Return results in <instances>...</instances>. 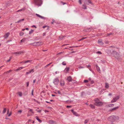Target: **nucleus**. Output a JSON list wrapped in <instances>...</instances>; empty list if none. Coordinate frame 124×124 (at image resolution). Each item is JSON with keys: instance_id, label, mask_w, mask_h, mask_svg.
Masks as SVG:
<instances>
[{"instance_id": "obj_1", "label": "nucleus", "mask_w": 124, "mask_h": 124, "mask_svg": "<svg viewBox=\"0 0 124 124\" xmlns=\"http://www.w3.org/2000/svg\"><path fill=\"white\" fill-rule=\"evenodd\" d=\"M94 101H95L94 104L97 106H101L103 104V103L100 101L99 100L98 98L95 99L94 100Z\"/></svg>"}, {"instance_id": "obj_2", "label": "nucleus", "mask_w": 124, "mask_h": 124, "mask_svg": "<svg viewBox=\"0 0 124 124\" xmlns=\"http://www.w3.org/2000/svg\"><path fill=\"white\" fill-rule=\"evenodd\" d=\"M36 4L39 6H40L42 3L41 0H33Z\"/></svg>"}, {"instance_id": "obj_3", "label": "nucleus", "mask_w": 124, "mask_h": 124, "mask_svg": "<svg viewBox=\"0 0 124 124\" xmlns=\"http://www.w3.org/2000/svg\"><path fill=\"white\" fill-rule=\"evenodd\" d=\"M53 82L54 84L55 85H57L59 83V80L58 78H56L54 80Z\"/></svg>"}, {"instance_id": "obj_4", "label": "nucleus", "mask_w": 124, "mask_h": 124, "mask_svg": "<svg viewBox=\"0 0 124 124\" xmlns=\"http://www.w3.org/2000/svg\"><path fill=\"white\" fill-rule=\"evenodd\" d=\"M113 56L116 58H118L119 57V54L116 52L114 51L113 52Z\"/></svg>"}, {"instance_id": "obj_5", "label": "nucleus", "mask_w": 124, "mask_h": 124, "mask_svg": "<svg viewBox=\"0 0 124 124\" xmlns=\"http://www.w3.org/2000/svg\"><path fill=\"white\" fill-rule=\"evenodd\" d=\"M33 113V112L32 110L31 109H30L28 111L27 116H29L31 115L32 113Z\"/></svg>"}, {"instance_id": "obj_6", "label": "nucleus", "mask_w": 124, "mask_h": 124, "mask_svg": "<svg viewBox=\"0 0 124 124\" xmlns=\"http://www.w3.org/2000/svg\"><path fill=\"white\" fill-rule=\"evenodd\" d=\"M119 98V96H118L113 98V100L111 101V102H116L117 100Z\"/></svg>"}, {"instance_id": "obj_7", "label": "nucleus", "mask_w": 124, "mask_h": 124, "mask_svg": "<svg viewBox=\"0 0 124 124\" xmlns=\"http://www.w3.org/2000/svg\"><path fill=\"white\" fill-rule=\"evenodd\" d=\"M110 118H113L114 120H117L119 119V117L117 116H112Z\"/></svg>"}, {"instance_id": "obj_8", "label": "nucleus", "mask_w": 124, "mask_h": 124, "mask_svg": "<svg viewBox=\"0 0 124 124\" xmlns=\"http://www.w3.org/2000/svg\"><path fill=\"white\" fill-rule=\"evenodd\" d=\"M60 85L61 86H63L64 85V81L63 80L61 79L60 81Z\"/></svg>"}, {"instance_id": "obj_9", "label": "nucleus", "mask_w": 124, "mask_h": 124, "mask_svg": "<svg viewBox=\"0 0 124 124\" xmlns=\"http://www.w3.org/2000/svg\"><path fill=\"white\" fill-rule=\"evenodd\" d=\"M71 111L73 113V114L75 115L76 116H79L80 115L79 114H78L76 112H74L73 110H71Z\"/></svg>"}, {"instance_id": "obj_10", "label": "nucleus", "mask_w": 124, "mask_h": 124, "mask_svg": "<svg viewBox=\"0 0 124 124\" xmlns=\"http://www.w3.org/2000/svg\"><path fill=\"white\" fill-rule=\"evenodd\" d=\"M42 43H43L42 42H39L35 43L34 44L37 46H39L42 45Z\"/></svg>"}, {"instance_id": "obj_11", "label": "nucleus", "mask_w": 124, "mask_h": 124, "mask_svg": "<svg viewBox=\"0 0 124 124\" xmlns=\"http://www.w3.org/2000/svg\"><path fill=\"white\" fill-rule=\"evenodd\" d=\"M10 33L9 32H8L4 35V37L5 38H7L8 37Z\"/></svg>"}, {"instance_id": "obj_12", "label": "nucleus", "mask_w": 124, "mask_h": 124, "mask_svg": "<svg viewBox=\"0 0 124 124\" xmlns=\"http://www.w3.org/2000/svg\"><path fill=\"white\" fill-rule=\"evenodd\" d=\"M36 15L38 17L41 18L42 19H45V18L44 17L38 14H36Z\"/></svg>"}, {"instance_id": "obj_13", "label": "nucleus", "mask_w": 124, "mask_h": 124, "mask_svg": "<svg viewBox=\"0 0 124 124\" xmlns=\"http://www.w3.org/2000/svg\"><path fill=\"white\" fill-rule=\"evenodd\" d=\"M114 104H110L107 105L106 106L107 107H110L113 106Z\"/></svg>"}, {"instance_id": "obj_14", "label": "nucleus", "mask_w": 124, "mask_h": 124, "mask_svg": "<svg viewBox=\"0 0 124 124\" xmlns=\"http://www.w3.org/2000/svg\"><path fill=\"white\" fill-rule=\"evenodd\" d=\"M49 123L50 124H56V123L55 122L52 120H50Z\"/></svg>"}, {"instance_id": "obj_15", "label": "nucleus", "mask_w": 124, "mask_h": 124, "mask_svg": "<svg viewBox=\"0 0 124 124\" xmlns=\"http://www.w3.org/2000/svg\"><path fill=\"white\" fill-rule=\"evenodd\" d=\"M86 1V0H79V2L80 4H82V2H84V3H85V1Z\"/></svg>"}, {"instance_id": "obj_16", "label": "nucleus", "mask_w": 124, "mask_h": 124, "mask_svg": "<svg viewBox=\"0 0 124 124\" xmlns=\"http://www.w3.org/2000/svg\"><path fill=\"white\" fill-rule=\"evenodd\" d=\"M67 80L69 81H72V78L71 76H70L68 77L67 78Z\"/></svg>"}, {"instance_id": "obj_17", "label": "nucleus", "mask_w": 124, "mask_h": 124, "mask_svg": "<svg viewBox=\"0 0 124 124\" xmlns=\"http://www.w3.org/2000/svg\"><path fill=\"white\" fill-rule=\"evenodd\" d=\"M21 52H16L13 53V54L17 55L20 54L21 53Z\"/></svg>"}, {"instance_id": "obj_18", "label": "nucleus", "mask_w": 124, "mask_h": 124, "mask_svg": "<svg viewBox=\"0 0 124 124\" xmlns=\"http://www.w3.org/2000/svg\"><path fill=\"white\" fill-rule=\"evenodd\" d=\"M17 94L20 97H21L22 96V93L21 92H18L17 93Z\"/></svg>"}, {"instance_id": "obj_19", "label": "nucleus", "mask_w": 124, "mask_h": 124, "mask_svg": "<svg viewBox=\"0 0 124 124\" xmlns=\"http://www.w3.org/2000/svg\"><path fill=\"white\" fill-rule=\"evenodd\" d=\"M31 61H32V60H27L26 61H24V62H23L24 63H25L28 62H31Z\"/></svg>"}, {"instance_id": "obj_20", "label": "nucleus", "mask_w": 124, "mask_h": 124, "mask_svg": "<svg viewBox=\"0 0 124 124\" xmlns=\"http://www.w3.org/2000/svg\"><path fill=\"white\" fill-rule=\"evenodd\" d=\"M98 43L100 45H102L103 44L102 41L101 40H98Z\"/></svg>"}, {"instance_id": "obj_21", "label": "nucleus", "mask_w": 124, "mask_h": 124, "mask_svg": "<svg viewBox=\"0 0 124 124\" xmlns=\"http://www.w3.org/2000/svg\"><path fill=\"white\" fill-rule=\"evenodd\" d=\"M96 66L97 71L99 72H100V70L99 67L97 65H96Z\"/></svg>"}, {"instance_id": "obj_22", "label": "nucleus", "mask_w": 124, "mask_h": 124, "mask_svg": "<svg viewBox=\"0 0 124 124\" xmlns=\"http://www.w3.org/2000/svg\"><path fill=\"white\" fill-rule=\"evenodd\" d=\"M70 68L69 67L66 68L65 69V70L66 71V72H67L69 70Z\"/></svg>"}, {"instance_id": "obj_23", "label": "nucleus", "mask_w": 124, "mask_h": 124, "mask_svg": "<svg viewBox=\"0 0 124 124\" xmlns=\"http://www.w3.org/2000/svg\"><path fill=\"white\" fill-rule=\"evenodd\" d=\"M111 116H110L108 118V119L109 120L111 121H113L114 120L113 118H110Z\"/></svg>"}, {"instance_id": "obj_24", "label": "nucleus", "mask_w": 124, "mask_h": 124, "mask_svg": "<svg viewBox=\"0 0 124 124\" xmlns=\"http://www.w3.org/2000/svg\"><path fill=\"white\" fill-rule=\"evenodd\" d=\"M105 87L107 88H108L109 85L108 83H106L105 84Z\"/></svg>"}, {"instance_id": "obj_25", "label": "nucleus", "mask_w": 124, "mask_h": 124, "mask_svg": "<svg viewBox=\"0 0 124 124\" xmlns=\"http://www.w3.org/2000/svg\"><path fill=\"white\" fill-rule=\"evenodd\" d=\"M24 19H22L20 20H19L18 21H17V22H16V23H19L20 22H22V21H24Z\"/></svg>"}, {"instance_id": "obj_26", "label": "nucleus", "mask_w": 124, "mask_h": 124, "mask_svg": "<svg viewBox=\"0 0 124 124\" xmlns=\"http://www.w3.org/2000/svg\"><path fill=\"white\" fill-rule=\"evenodd\" d=\"M7 114H8V116H10L11 114V112H10L9 114V110L8 109V111H7Z\"/></svg>"}, {"instance_id": "obj_27", "label": "nucleus", "mask_w": 124, "mask_h": 124, "mask_svg": "<svg viewBox=\"0 0 124 124\" xmlns=\"http://www.w3.org/2000/svg\"><path fill=\"white\" fill-rule=\"evenodd\" d=\"M34 30H31L30 31H29V34H31V33H32L34 31Z\"/></svg>"}, {"instance_id": "obj_28", "label": "nucleus", "mask_w": 124, "mask_h": 124, "mask_svg": "<svg viewBox=\"0 0 124 124\" xmlns=\"http://www.w3.org/2000/svg\"><path fill=\"white\" fill-rule=\"evenodd\" d=\"M36 119L38 120L40 122H41V120L39 118H38V117L37 116H36L35 117Z\"/></svg>"}, {"instance_id": "obj_29", "label": "nucleus", "mask_w": 124, "mask_h": 124, "mask_svg": "<svg viewBox=\"0 0 124 124\" xmlns=\"http://www.w3.org/2000/svg\"><path fill=\"white\" fill-rule=\"evenodd\" d=\"M82 8L84 9H86V6L85 5H82Z\"/></svg>"}, {"instance_id": "obj_30", "label": "nucleus", "mask_w": 124, "mask_h": 124, "mask_svg": "<svg viewBox=\"0 0 124 124\" xmlns=\"http://www.w3.org/2000/svg\"><path fill=\"white\" fill-rule=\"evenodd\" d=\"M113 34V33H110L109 34H107L106 35V36H108L111 35H112Z\"/></svg>"}, {"instance_id": "obj_31", "label": "nucleus", "mask_w": 124, "mask_h": 124, "mask_svg": "<svg viewBox=\"0 0 124 124\" xmlns=\"http://www.w3.org/2000/svg\"><path fill=\"white\" fill-rule=\"evenodd\" d=\"M12 71V70H10L9 71H7L5 72L4 73V74H7V73H9V72H11Z\"/></svg>"}, {"instance_id": "obj_32", "label": "nucleus", "mask_w": 124, "mask_h": 124, "mask_svg": "<svg viewBox=\"0 0 124 124\" xmlns=\"http://www.w3.org/2000/svg\"><path fill=\"white\" fill-rule=\"evenodd\" d=\"M92 108H94V106L91 104L89 105Z\"/></svg>"}, {"instance_id": "obj_33", "label": "nucleus", "mask_w": 124, "mask_h": 124, "mask_svg": "<svg viewBox=\"0 0 124 124\" xmlns=\"http://www.w3.org/2000/svg\"><path fill=\"white\" fill-rule=\"evenodd\" d=\"M24 68V67H20L19 68L17 69H16V70H20Z\"/></svg>"}, {"instance_id": "obj_34", "label": "nucleus", "mask_w": 124, "mask_h": 124, "mask_svg": "<svg viewBox=\"0 0 124 124\" xmlns=\"http://www.w3.org/2000/svg\"><path fill=\"white\" fill-rule=\"evenodd\" d=\"M24 33L22 31L20 32V35L21 36H22L24 34Z\"/></svg>"}, {"instance_id": "obj_35", "label": "nucleus", "mask_w": 124, "mask_h": 124, "mask_svg": "<svg viewBox=\"0 0 124 124\" xmlns=\"http://www.w3.org/2000/svg\"><path fill=\"white\" fill-rule=\"evenodd\" d=\"M25 40H26V38H24L21 40V42H24Z\"/></svg>"}, {"instance_id": "obj_36", "label": "nucleus", "mask_w": 124, "mask_h": 124, "mask_svg": "<svg viewBox=\"0 0 124 124\" xmlns=\"http://www.w3.org/2000/svg\"><path fill=\"white\" fill-rule=\"evenodd\" d=\"M34 71V69H32L31 70H30L29 71V73H30L31 72H33Z\"/></svg>"}, {"instance_id": "obj_37", "label": "nucleus", "mask_w": 124, "mask_h": 124, "mask_svg": "<svg viewBox=\"0 0 124 124\" xmlns=\"http://www.w3.org/2000/svg\"><path fill=\"white\" fill-rule=\"evenodd\" d=\"M6 108H4V109L3 110V114L5 113L6 112Z\"/></svg>"}, {"instance_id": "obj_38", "label": "nucleus", "mask_w": 124, "mask_h": 124, "mask_svg": "<svg viewBox=\"0 0 124 124\" xmlns=\"http://www.w3.org/2000/svg\"><path fill=\"white\" fill-rule=\"evenodd\" d=\"M86 38V37L83 38H82V39H80L79 40H78V41H80L82 40H83V39H85Z\"/></svg>"}, {"instance_id": "obj_39", "label": "nucleus", "mask_w": 124, "mask_h": 124, "mask_svg": "<svg viewBox=\"0 0 124 124\" xmlns=\"http://www.w3.org/2000/svg\"><path fill=\"white\" fill-rule=\"evenodd\" d=\"M24 9H22L20 10H18L17 11V12H18L19 11H22L24 10Z\"/></svg>"}, {"instance_id": "obj_40", "label": "nucleus", "mask_w": 124, "mask_h": 124, "mask_svg": "<svg viewBox=\"0 0 124 124\" xmlns=\"http://www.w3.org/2000/svg\"><path fill=\"white\" fill-rule=\"evenodd\" d=\"M105 42L106 44H108L109 43V41L108 40H106L105 41Z\"/></svg>"}, {"instance_id": "obj_41", "label": "nucleus", "mask_w": 124, "mask_h": 124, "mask_svg": "<svg viewBox=\"0 0 124 124\" xmlns=\"http://www.w3.org/2000/svg\"><path fill=\"white\" fill-rule=\"evenodd\" d=\"M60 3L61 4H62L63 5H64V4H66V3H64L62 1H61L60 2Z\"/></svg>"}, {"instance_id": "obj_42", "label": "nucleus", "mask_w": 124, "mask_h": 124, "mask_svg": "<svg viewBox=\"0 0 124 124\" xmlns=\"http://www.w3.org/2000/svg\"><path fill=\"white\" fill-rule=\"evenodd\" d=\"M34 91V90L33 89H32L31 91V94L32 95H34V94H33Z\"/></svg>"}, {"instance_id": "obj_43", "label": "nucleus", "mask_w": 124, "mask_h": 124, "mask_svg": "<svg viewBox=\"0 0 124 124\" xmlns=\"http://www.w3.org/2000/svg\"><path fill=\"white\" fill-rule=\"evenodd\" d=\"M62 64L63 65H66V63L65 62H63L62 63Z\"/></svg>"}, {"instance_id": "obj_44", "label": "nucleus", "mask_w": 124, "mask_h": 124, "mask_svg": "<svg viewBox=\"0 0 124 124\" xmlns=\"http://www.w3.org/2000/svg\"><path fill=\"white\" fill-rule=\"evenodd\" d=\"M11 58H12V57H10L9 59L7 61V62H9L11 60Z\"/></svg>"}, {"instance_id": "obj_45", "label": "nucleus", "mask_w": 124, "mask_h": 124, "mask_svg": "<svg viewBox=\"0 0 124 124\" xmlns=\"http://www.w3.org/2000/svg\"><path fill=\"white\" fill-rule=\"evenodd\" d=\"M64 37V36H60L59 37V39H62Z\"/></svg>"}, {"instance_id": "obj_46", "label": "nucleus", "mask_w": 124, "mask_h": 124, "mask_svg": "<svg viewBox=\"0 0 124 124\" xmlns=\"http://www.w3.org/2000/svg\"><path fill=\"white\" fill-rule=\"evenodd\" d=\"M118 108V107H116L112 109V110H116V109Z\"/></svg>"}, {"instance_id": "obj_47", "label": "nucleus", "mask_w": 124, "mask_h": 124, "mask_svg": "<svg viewBox=\"0 0 124 124\" xmlns=\"http://www.w3.org/2000/svg\"><path fill=\"white\" fill-rule=\"evenodd\" d=\"M88 82V80H85L84 81V82L85 83H87Z\"/></svg>"}, {"instance_id": "obj_48", "label": "nucleus", "mask_w": 124, "mask_h": 124, "mask_svg": "<svg viewBox=\"0 0 124 124\" xmlns=\"http://www.w3.org/2000/svg\"><path fill=\"white\" fill-rule=\"evenodd\" d=\"M88 121L87 120H85L84 122V123L85 124H86L87 123Z\"/></svg>"}, {"instance_id": "obj_49", "label": "nucleus", "mask_w": 124, "mask_h": 124, "mask_svg": "<svg viewBox=\"0 0 124 124\" xmlns=\"http://www.w3.org/2000/svg\"><path fill=\"white\" fill-rule=\"evenodd\" d=\"M29 82H27L26 83V85L27 86H28L29 85Z\"/></svg>"}, {"instance_id": "obj_50", "label": "nucleus", "mask_w": 124, "mask_h": 124, "mask_svg": "<svg viewBox=\"0 0 124 124\" xmlns=\"http://www.w3.org/2000/svg\"><path fill=\"white\" fill-rule=\"evenodd\" d=\"M87 68L89 69L90 68V65H88L87 66Z\"/></svg>"}, {"instance_id": "obj_51", "label": "nucleus", "mask_w": 124, "mask_h": 124, "mask_svg": "<svg viewBox=\"0 0 124 124\" xmlns=\"http://www.w3.org/2000/svg\"><path fill=\"white\" fill-rule=\"evenodd\" d=\"M36 111L38 112H41V110H37L36 109Z\"/></svg>"}, {"instance_id": "obj_52", "label": "nucleus", "mask_w": 124, "mask_h": 124, "mask_svg": "<svg viewBox=\"0 0 124 124\" xmlns=\"http://www.w3.org/2000/svg\"><path fill=\"white\" fill-rule=\"evenodd\" d=\"M78 68L79 69H81V68H84V67H81V66H79V67H78Z\"/></svg>"}, {"instance_id": "obj_53", "label": "nucleus", "mask_w": 124, "mask_h": 124, "mask_svg": "<svg viewBox=\"0 0 124 124\" xmlns=\"http://www.w3.org/2000/svg\"><path fill=\"white\" fill-rule=\"evenodd\" d=\"M22 112V111H21V110H19L18 111V112L20 113H21Z\"/></svg>"}, {"instance_id": "obj_54", "label": "nucleus", "mask_w": 124, "mask_h": 124, "mask_svg": "<svg viewBox=\"0 0 124 124\" xmlns=\"http://www.w3.org/2000/svg\"><path fill=\"white\" fill-rule=\"evenodd\" d=\"M97 53H99V54H101V52L100 51H98L97 52Z\"/></svg>"}, {"instance_id": "obj_55", "label": "nucleus", "mask_w": 124, "mask_h": 124, "mask_svg": "<svg viewBox=\"0 0 124 124\" xmlns=\"http://www.w3.org/2000/svg\"><path fill=\"white\" fill-rule=\"evenodd\" d=\"M45 35H46L45 33H43V36H45Z\"/></svg>"}, {"instance_id": "obj_56", "label": "nucleus", "mask_w": 124, "mask_h": 124, "mask_svg": "<svg viewBox=\"0 0 124 124\" xmlns=\"http://www.w3.org/2000/svg\"><path fill=\"white\" fill-rule=\"evenodd\" d=\"M71 107V106H67V108H70Z\"/></svg>"}, {"instance_id": "obj_57", "label": "nucleus", "mask_w": 124, "mask_h": 124, "mask_svg": "<svg viewBox=\"0 0 124 124\" xmlns=\"http://www.w3.org/2000/svg\"><path fill=\"white\" fill-rule=\"evenodd\" d=\"M112 94V93H109L108 95L109 96H111Z\"/></svg>"}, {"instance_id": "obj_58", "label": "nucleus", "mask_w": 124, "mask_h": 124, "mask_svg": "<svg viewBox=\"0 0 124 124\" xmlns=\"http://www.w3.org/2000/svg\"><path fill=\"white\" fill-rule=\"evenodd\" d=\"M45 113H46L47 112H48V111L46 110H45Z\"/></svg>"}, {"instance_id": "obj_59", "label": "nucleus", "mask_w": 124, "mask_h": 124, "mask_svg": "<svg viewBox=\"0 0 124 124\" xmlns=\"http://www.w3.org/2000/svg\"><path fill=\"white\" fill-rule=\"evenodd\" d=\"M36 81V79H35V80H33V83H34Z\"/></svg>"}, {"instance_id": "obj_60", "label": "nucleus", "mask_w": 124, "mask_h": 124, "mask_svg": "<svg viewBox=\"0 0 124 124\" xmlns=\"http://www.w3.org/2000/svg\"><path fill=\"white\" fill-rule=\"evenodd\" d=\"M31 119L29 120L28 121V122L29 123L30 122H31Z\"/></svg>"}, {"instance_id": "obj_61", "label": "nucleus", "mask_w": 124, "mask_h": 124, "mask_svg": "<svg viewBox=\"0 0 124 124\" xmlns=\"http://www.w3.org/2000/svg\"><path fill=\"white\" fill-rule=\"evenodd\" d=\"M84 30V31H89L87 30L86 29H85V30Z\"/></svg>"}, {"instance_id": "obj_62", "label": "nucleus", "mask_w": 124, "mask_h": 124, "mask_svg": "<svg viewBox=\"0 0 124 124\" xmlns=\"http://www.w3.org/2000/svg\"><path fill=\"white\" fill-rule=\"evenodd\" d=\"M29 73H29V72H26V74H29Z\"/></svg>"}, {"instance_id": "obj_63", "label": "nucleus", "mask_w": 124, "mask_h": 124, "mask_svg": "<svg viewBox=\"0 0 124 124\" xmlns=\"http://www.w3.org/2000/svg\"><path fill=\"white\" fill-rule=\"evenodd\" d=\"M94 83V82L93 81H92L91 82V84H93Z\"/></svg>"}, {"instance_id": "obj_64", "label": "nucleus", "mask_w": 124, "mask_h": 124, "mask_svg": "<svg viewBox=\"0 0 124 124\" xmlns=\"http://www.w3.org/2000/svg\"><path fill=\"white\" fill-rule=\"evenodd\" d=\"M88 2L89 3H91V1H90V0H88Z\"/></svg>"}]
</instances>
